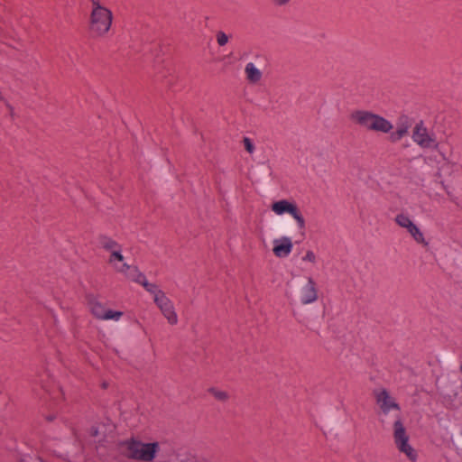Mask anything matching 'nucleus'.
<instances>
[{"instance_id": "obj_1", "label": "nucleus", "mask_w": 462, "mask_h": 462, "mask_svg": "<svg viewBox=\"0 0 462 462\" xmlns=\"http://www.w3.org/2000/svg\"><path fill=\"white\" fill-rule=\"evenodd\" d=\"M351 119L370 131L389 133L393 127L390 121L369 111H355L351 114Z\"/></svg>"}, {"instance_id": "obj_2", "label": "nucleus", "mask_w": 462, "mask_h": 462, "mask_svg": "<svg viewBox=\"0 0 462 462\" xmlns=\"http://www.w3.org/2000/svg\"><path fill=\"white\" fill-rule=\"evenodd\" d=\"M113 14L110 10L102 6L97 0H92L90 14V32L97 36L106 33L112 23Z\"/></svg>"}, {"instance_id": "obj_3", "label": "nucleus", "mask_w": 462, "mask_h": 462, "mask_svg": "<svg viewBox=\"0 0 462 462\" xmlns=\"http://www.w3.org/2000/svg\"><path fill=\"white\" fill-rule=\"evenodd\" d=\"M393 439L398 450L407 456V457L414 462L417 459V453L409 444V435L400 418L393 423Z\"/></svg>"}, {"instance_id": "obj_4", "label": "nucleus", "mask_w": 462, "mask_h": 462, "mask_svg": "<svg viewBox=\"0 0 462 462\" xmlns=\"http://www.w3.org/2000/svg\"><path fill=\"white\" fill-rule=\"evenodd\" d=\"M158 448L159 445L157 442L142 443L140 441L132 440L127 446L128 457L134 459L150 462L154 458Z\"/></svg>"}, {"instance_id": "obj_5", "label": "nucleus", "mask_w": 462, "mask_h": 462, "mask_svg": "<svg viewBox=\"0 0 462 462\" xmlns=\"http://www.w3.org/2000/svg\"><path fill=\"white\" fill-rule=\"evenodd\" d=\"M88 304L90 308L91 313L99 319H114L118 320L122 316L123 312L106 310L105 306L99 302L94 295L87 296Z\"/></svg>"}, {"instance_id": "obj_6", "label": "nucleus", "mask_w": 462, "mask_h": 462, "mask_svg": "<svg viewBox=\"0 0 462 462\" xmlns=\"http://www.w3.org/2000/svg\"><path fill=\"white\" fill-rule=\"evenodd\" d=\"M412 140L421 148H437L439 145L435 137L428 133L422 121L414 126Z\"/></svg>"}, {"instance_id": "obj_7", "label": "nucleus", "mask_w": 462, "mask_h": 462, "mask_svg": "<svg viewBox=\"0 0 462 462\" xmlns=\"http://www.w3.org/2000/svg\"><path fill=\"white\" fill-rule=\"evenodd\" d=\"M395 222L402 227L406 228L414 240L419 244H426L423 234L420 228L405 214H398L395 217Z\"/></svg>"}, {"instance_id": "obj_8", "label": "nucleus", "mask_w": 462, "mask_h": 462, "mask_svg": "<svg viewBox=\"0 0 462 462\" xmlns=\"http://www.w3.org/2000/svg\"><path fill=\"white\" fill-rule=\"evenodd\" d=\"M374 395L383 413L387 414L391 410H401L400 405L390 396L387 390L375 391Z\"/></svg>"}, {"instance_id": "obj_9", "label": "nucleus", "mask_w": 462, "mask_h": 462, "mask_svg": "<svg viewBox=\"0 0 462 462\" xmlns=\"http://www.w3.org/2000/svg\"><path fill=\"white\" fill-rule=\"evenodd\" d=\"M300 293V302L304 305L313 303L318 300L317 285L311 277L308 278V282L301 288Z\"/></svg>"}, {"instance_id": "obj_10", "label": "nucleus", "mask_w": 462, "mask_h": 462, "mask_svg": "<svg viewBox=\"0 0 462 462\" xmlns=\"http://www.w3.org/2000/svg\"><path fill=\"white\" fill-rule=\"evenodd\" d=\"M292 242L291 239L288 236H282L280 239H275L273 241V254L275 256L283 258L287 257L291 250H292Z\"/></svg>"}, {"instance_id": "obj_11", "label": "nucleus", "mask_w": 462, "mask_h": 462, "mask_svg": "<svg viewBox=\"0 0 462 462\" xmlns=\"http://www.w3.org/2000/svg\"><path fill=\"white\" fill-rule=\"evenodd\" d=\"M297 208L295 203H291L286 199H282L273 203L272 210L277 215H282L288 213L291 215V212Z\"/></svg>"}, {"instance_id": "obj_12", "label": "nucleus", "mask_w": 462, "mask_h": 462, "mask_svg": "<svg viewBox=\"0 0 462 462\" xmlns=\"http://www.w3.org/2000/svg\"><path fill=\"white\" fill-rule=\"evenodd\" d=\"M245 72L247 79L252 83L258 82L262 78V72L254 66L253 62L246 64Z\"/></svg>"}, {"instance_id": "obj_13", "label": "nucleus", "mask_w": 462, "mask_h": 462, "mask_svg": "<svg viewBox=\"0 0 462 462\" xmlns=\"http://www.w3.org/2000/svg\"><path fill=\"white\" fill-rule=\"evenodd\" d=\"M98 244L102 248L110 252L121 248V245L116 241L103 235L98 236Z\"/></svg>"}, {"instance_id": "obj_14", "label": "nucleus", "mask_w": 462, "mask_h": 462, "mask_svg": "<svg viewBox=\"0 0 462 462\" xmlns=\"http://www.w3.org/2000/svg\"><path fill=\"white\" fill-rule=\"evenodd\" d=\"M154 302L161 310L162 313L165 310H169V309L173 307L171 300L166 296L165 293H159V296L156 295L154 298Z\"/></svg>"}, {"instance_id": "obj_15", "label": "nucleus", "mask_w": 462, "mask_h": 462, "mask_svg": "<svg viewBox=\"0 0 462 462\" xmlns=\"http://www.w3.org/2000/svg\"><path fill=\"white\" fill-rule=\"evenodd\" d=\"M117 271L124 273L127 278L134 282L137 277L136 274L141 273L136 266H132L125 263L121 265L120 268L117 269Z\"/></svg>"}, {"instance_id": "obj_16", "label": "nucleus", "mask_w": 462, "mask_h": 462, "mask_svg": "<svg viewBox=\"0 0 462 462\" xmlns=\"http://www.w3.org/2000/svg\"><path fill=\"white\" fill-rule=\"evenodd\" d=\"M411 125H412L411 118H410L408 116H405V115L400 116L396 122V127L398 129L403 130L407 134H408V130L411 126Z\"/></svg>"}, {"instance_id": "obj_17", "label": "nucleus", "mask_w": 462, "mask_h": 462, "mask_svg": "<svg viewBox=\"0 0 462 462\" xmlns=\"http://www.w3.org/2000/svg\"><path fill=\"white\" fill-rule=\"evenodd\" d=\"M291 216L297 221L298 227L300 230L305 229V219L302 217V215H301L300 211L299 210L298 207L294 209L293 212H291Z\"/></svg>"}, {"instance_id": "obj_18", "label": "nucleus", "mask_w": 462, "mask_h": 462, "mask_svg": "<svg viewBox=\"0 0 462 462\" xmlns=\"http://www.w3.org/2000/svg\"><path fill=\"white\" fill-rule=\"evenodd\" d=\"M162 315L167 319L168 322L171 325H174L178 322V317L174 310V307L169 309V310H165L162 312Z\"/></svg>"}, {"instance_id": "obj_19", "label": "nucleus", "mask_w": 462, "mask_h": 462, "mask_svg": "<svg viewBox=\"0 0 462 462\" xmlns=\"http://www.w3.org/2000/svg\"><path fill=\"white\" fill-rule=\"evenodd\" d=\"M208 392L214 395V397L218 400L225 402L228 398V394L226 392L217 390L216 388H209Z\"/></svg>"}, {"instance_id": "obj_20", "label": "nucleus", "mask_w": 462, "mask_h": 462, "mask_svg": "<svg viewBox=\"0 0 462 462\" xmlns=\"http://www.w3.org/2000/svg\"><path fill=\"white\" fill-rule=\"evenodd\" d=\"M123 260H124V256L121 254V248L116 249L113 252H111L109 263H113L116 269H118L119 267L116 266V264L115 263V261L123 262Z\"/></svg>"}, {"instance_id": "obj_21", "label": "nucleus", "mask_w": 462, "mask_h": 462, "mask_svg": "<svg viewBox=\"0 0 462 462\" xmlns=\"http://www.w3.org/2000/svg\"><path fill=\"white\" fill-rule=\"evenodd\" d=\"M148 292L153 295V299L156 297V295L159 296V293H164L162 290L158 289V286L154 283L150 282H144L143 287Z\"/></svg>"}, {"instance_id": "obj_22", "label": "nucleus", "mask_w": 462, "mask_h": 462, "mask_svg": "<svg viewBox=\"0 0 462 462\" xmlns=\"http://www.w3.org/2000/svg\"><path fill=\"white\" fill-rule=\"evenodd\" d=\"M407 134L406 132H404L403 130H401V129H398L396 127V131L395 132H393L391 133L389 138H390V141L392 143H397L399 142L403 136H405Z\"/></svg>"}, {"instance_id": "obj_23", "label": "nucleus", "mask_w": 462, "mask_h": 462, "mask_svg": "<svg viewBox=\"0 0 462 462\" xmlns=\"http://www.w3.org/2000/svg\"><path fill=\"white\" fill-rule=\"evenodd\" d=\"M217 41L218 45L224 46L227 43L228 37L224 32L220 31L217 33Z\"/></svg>"}, {"instance_id": "obj_24", "label": "nucleus", "mask_w": 462, "mask_h": 462, "mask_svg": "<svg viewBox=\"0 0 462 462\" xmlns=\"http://www.w3.org/2000/svg\"><path fill=\"white\" fill-rule=\"evenodd\" d=\"M244 144H245V149L249 152V153H252L254 150V143H252V141L247 138V137H245L244 140Z\"/></svg>"}, {"instance_id": "obj_25", "label": "nucleus", "mask_w": 462, "mask_h": 462, "mask_svg": "<svg viewBox=\"0 0 462 462\" xmlns=\"http://www.w3.org/2000/svg\"><path fill=\"white\" fill-rule=\"evenodd\" d=\"M303 261H308V262H310V263H315L316 262V255L315 254L309 250L307 251L305 256H303L302 258Z\"/></svg>"}, {"instance_id": "obj_26", "label": "nucleus", "mask_w": 462, "mask_h": 462, "mask_svg": "<svg viewBox=\"0 0 462 462\" xmlns=\"http://www.w3.org/2000/svg\"><path fill=\"white\" fill-rule=\"evenodd\" d=\"M136 275H137V277L134 280V282L144 287V282H148V281L145 278V275L143 273H140L139 274H136Z\"/></svg>"}, {"instance_id": "obj_27", "label": "nucleus", "mask_w": 462, "mask_h": 462, "mask_svg": "<svg viewBox=\"0 0 462 462\" xmlns=\"http://www.w3.org/2000/svg\"><path fill=\"white\" fill-rule=\"evenodd\" d=\"M290 0H273L274 5L282 6L286 5Z\"/></svg>"}, {"instance_id": "obj_28", "label": "nucleus", "mask_w": 462, "mask_h": 462, "mask_svg": "<svg viewBox=\"0 0 462 462\" xmlns=\"http://www.w3.org/2000/svg\"><path fill=\"white\" fill-rule=\"evenodd\" d=\"M290 0H273L274 5L282 6L286 5Z\"/></svg>"}, {"instance_id": "obj_29", "label": "nucleus", "mask_w": 462, "mask_h": 462, "mask_svg": "<svg viewBox=\"0 0 462 462\" xmlns=\"http://www.w3.org/2000/svg\"><path fill=\"white\" fill-rule=\"evenodd\" d=\"M53 419H54V417H53V416H49V417H47V420H50V421H51V420H52Z\"/></svg>"}, {"instance_id": "obj_30", "label": "nucleus", "mask_w": 462, "mask_h": 462, "mask_svg": "<svg viewBox=\"0 0 462 462\" xmlns=\"http://www.w3.org/2000/svg\"><path fill=\"white\" fill-rule=\"evenodd\" d=\"M7 106L10 109V111L12 112L13 111V107L9 104H7Z\"/></svg>"}, {"instance_id": "obj_31", "label": "nucleus", "mask_w": 462, "mask_h": 462, "mask_svg": "<svg viewBox=\"0 0 462 462\" xmlns=\"http://www.w3.org/2000/svg\"><path fill=\"white\" fill-rule=\"evenodd\" d=\"M0 100H4V97L1 93H0Z\"/></svg>"}, {"instance_id": "obj_32", "label": "nucleus", "mask_w": 462, "mask_h": 462, "mask_svg": "<svg viewBox=\"0 0 462 462\" xmlns=\"http://www.w3.org/2000/svg\"><path fill=\"white\" fill-rule=\"evenodd\" d=\"M460 371L462 372V365H460Z\"/></svg>"}]
</instances>
